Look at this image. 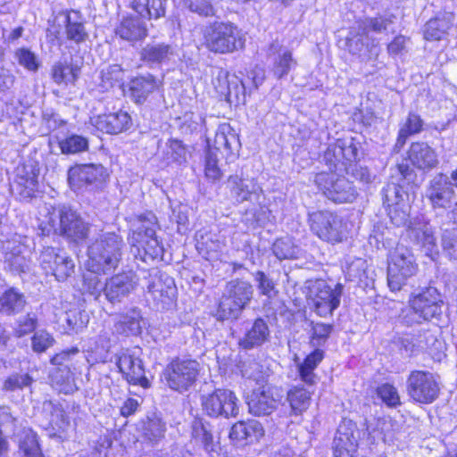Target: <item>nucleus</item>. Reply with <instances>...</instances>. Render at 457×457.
<instances>
[{
	"label": "nucleus",
	"instance_id": "f257e3e1",
	"mask_svg": "<svg viewBox=\"0 0 457 457\" xmlns=\"http://www.w3.org/2000/svg\"><path fill=\"white\" fill-rule=\"evenodd\" d=\"M124 242L115 233L99 236L87 248V266L95 273H106L115 270L122 255Z\"/></svg>",
	"mask_w": 457,
	"mask_h": 457
},
{
	"label": "nucleus",
	"instance_id": "f03ea898",
	"mask_svg": "<svg viewBox=\"0 0 457 457\" xmlns=\"http://www.w3.org/2000/svg\"><path fill=\"white\" fill-rule=\"evenodd\" d=\"M253 295L250 282L239 278L228 281L212 315L219 321L237 320L250 303Z\"/></svg>",
	"mask_w": 457,
	"mask_h": 457
},
{
	"label": "nucleus",
	"instance_id": "7ed1b4c3",
	"mask_svg": "<svg viewBox=\"0 0 457 457\" xmlns=\"http://www.w3.org/2000/svg\"><path fill=\"white\" fill-rule=\"evenodd\" d=\"M242 30L231 22L215 21L205 29L204 44L215 54H230L245 47Z\"/></svg>",
	"mask_w": 457,
	"mask_h": 457
},
{
	"label": "nucleus",
	"instance_id": "20e7f679",
	"mask_svg": "<svg viewBox=\"0 0 457 457\" xmlns=\"http://www.w3.org/2000/svg\"><path fill=\"white\" fill-rule=\"evenodd\" d=\"M240 147L238 136L232 127L228 123L219 126L214 140L213 148H210L205 156L204 173L208 179L217 181L222 177V172L218 166V154L228 157Z\"/></svg>",
	"mask_w": 457,
	"mask_h": 457
},
{
	"label": "nucleus",
	"instance_id": "39448f33",
	"mask_svg": "<svg viewBox=\"0 0 457 457\" xmlns=\"http://www.w3.org/2000/svg\"><path fill=\"white\" fill-rule=\"evenodd\" d=\"M108 177V170L102 164L81 163L68 170L67 181L72 191L81 194L99 187Z\"/></svg>",
	"mask_w": 457,
	"mask_h": 457
},
{
	"label": "nucleus",
	"instance_id": "423d86ee",
	"mask_svg": "<svg viewBox=\"0 0 457 457\" xmlns=\"http://www.w3.org/2000/svg\"><path fill=\"white\" fill-rule=\"evenodd\" d=\"M416 270L417 264L411 252L403 245H397L390 253L387 267V284L391 291H400Z\"/></svg>",
	"mask_w": 457,
	"mask_h": 457
},
{
	"label": "nucleus",
	"instance_id": "0eeeda50",
	"mask_svg": "<svg viewBox=\"0 0 457 457\" xmlns=\"http://www.w3.org/2000/svg\"><path fill=\"white\" fill-rule=\"evenodd\" d=\"M199 363L190 359H175L162 372L166 386L173 391L184 393L195 383L199 374Z\"/></svg>",
	"mask_w": 457,
	"mask_h": 457
},
{
	"label": "nucleus",
	"instance_id": "6e6552de",
	"mask_svg": "<svg viewBox=\"0 0 457 457\" xmlns=\"http://www.w3.org/2000/svg\"><path fill=\"white\" fill-rule=\"evenodd\" d=\"M361 144L353 137L339 138L328 145L321 156V162L330 170L329 173L343 172L349 162L360 160Z\"/></svg>",
	"mask_w": 457,
	"mask_h": 457
},
{
	"label": "nucleus",
	"instance_id": "1a4fd4ad",
	"mask_svg": "<svg viewBox=\"0 0 457 457\" xmlns=\"http://www.w3.org/2000/svg\"><path fill=\"white\" fill-rule=\"evenodd\" d=\"M406 392L415 403L430 404L439 396L438 378L428 370H412L406 379Z\"/></svg>",
	"mask_w": 457,
	"mask_h": 457
},
{
	"label": "nucleus",
	"instance_id": "9d476101",
	"mask_svg": "<svg viewBox=\"0 0 457 457\" xmlns=\"http://www.w3.org/2000/svg\"><path fill=\"white\" fill-rule=\"evenodd\" d=\"M311 230L320 239L338 243L346 237V223L337 214L329 211H318L309 214Z\"/></svg>",
	"mask_w": 457,
	"mask_h": 457
},
{
	"label": "nucleus",
	"instance_id": "9b49d317",
	"mask_svg": "<svg viewBox=\"0 0 457 457\" xmlns=\"http://www.w3.org/2000/svg\"><path fill=\"white\" fill-rule=\"evenodd\" d=\"M314 182L328 199L337 204L353 203L358 195L352 182L333 172L316 174Z\"/></svg>",
	"mask_w": 457,
	"mask_h": 457
},
{
	"label": "nucleus",
	"instance_id": "f8f14e48",
	"mask_svg": "<svg viewBox=\"0 0 457 457\" xmlns=\"http://www.w3.org/2000/svg\"><path fill=\"white\" fill-rule=\"evenodd\" d=\"M201 403L204 412L209 417L236 418L239 414V400L228 389H216L213 393L203 395Z\"/></svg>",
	"mask_w": 457,
	"mask_h": 457
},
{
	"label": "nucleus",
	"instance_id": "ddd939ff",
	"mask_svg": "<svg viewBox=\"0 0 457 457\" xmlns=\"http://www.w3.org/2000/svg\"><path fill=\"white\" fill-rule=\"evenodd\" d=\"M139 347L122 349L116 353V365L123 378L132 385H139L147 388L149 380L145 376V368L140 358Z\"/></svg>",
	"mask_w": 457,
	"mask_h": 457
},
{
	"label": "nucleus",
	"instance_id": "4468645a",
	"mask_svg": "<svg viewBox=\"0 0 457 457\" xmlns=\"http://www.w3.org/2000/svg\"><path fill=\"white\" fill-rule=\"evenodd\" d=\"M58 220H53L54 232L74 242L87 238L89 224L71 208L62 206L57 212Z\"/></svg>",
	"mask_w": 457,
	"mask_h": 457
},
{
	"label": "nucleus",
	"instance_id": "2eb2a0df",
	"mask_svg": "<svg viewBox=\"0 0 457 457\" xmlns=\"http://www.w3.org/2000/svg\"><path fill=\"white\" fill-rule=\"evenodd\" d=\"M147 295L154 302L156 308L170 307L176 296L174 279L158 270L149 273L146 282Z\"/></svg>",
	"mask_w": 457,
	"mask_h": 457
},
{
	"label": "nucleus",
	"instance_id": "dca6fc26",
	"mask_svg": "<svg viewBox=\"0 0 457 457\" xmlns=\"http://www.w3.org/2000/svg\"><path fill=\"white\" fill-rule=\"evenodd\" d=\"M343 293V286L337 284L335 287L328 286L324 280L315 283L312 289L314 311L320 317L332 315L339 306Z\"/></svg>",
	"mask_w": 457,
	"mask_h": 457
},
{
	"label": "nucleus",
	"instance_id": "f3484780",
	"mask_svg": "<svg viewBox=\"0 0 457 457\" xmlns=\"http://www.w3.org/2000/svg\"><path fill=\"white\" fill-rule=\"evenodd\" d=\"M433 209L447 210L452 209L455 204L456 195L449 177L438 173L429 181L426 191Z\"/></svg>",
	"mask_w": 457,
	"mask_h": 457
},
{
	"label": "nucleus",
	"instance_id": "a211bd4d",
	"mask_svg": "<svg viewBox=\"0 0 457 457\" xmlns=\"http://www.w3.org/2000/svg\"><path fill=\"white\" fill-rule=\"evenodd\" d=\"M43 269L51 272L58 281H64L74 273L73 260L65 253L54 247H46L39 257Z\"/></svg>",
	"mask_w": 457,
	"mask_h": 457
},
{
	"label": "nucleus",
	"instance_id": "6ab92c4d",
	"mask_svg": "<svg viewBox=\"0 0 457 457\" xmlns=\"http://www.w3.org/2000/svg\"><path fill=\"white\" fill-rule=\"evenodd\" d=\"M39 169L33 163H25L16 169V176L11 185V191L20 200L35 196L38 189Z\"/></svg>",
	"mask_w": 457,
	"mask_h": 457
},
{
	"label": "nucleus",
	"instance_id": "aec40b11",
	"mask_svg": "<svg viewBox=\"0 0 457 457\" xmlns=\"http://www.w3.org/2000/svg\"><path fill=\"white\" fill-rule=\"evenodd\" d=\"M137 281L132 272H122L106 279L103 293L106 300L112 303H120L135 290Z\"/></svg>",
	"mask_w": 457,
	"mask_h": 457
},
{
	"label": "nucleus",
	"instance_id": "412c9836",
	"mask_svg": "<svg viewBox=\"0 0 457 457\" xmlns=\"http://www.w3.org/2000/svg\"><path fill=\"white\" fill-rule=\"evenodd\" d=\"M358 430L351 420H344L337 428L332 449L335 457H354L358 449Z\"/></svg>",
	"mask_w": 457,
	"mask_h": 457
},
{
	"label": "nucleus",
	"instance_id": "4be33fe9",
	"mask_svg": "<svg viewBox=\"0 0 457 457\" xmlns=\"http://www.w3.org/2000/svg\"><path fill=\"white\" fill-rule=\"evenodd\" d=\"M266 54L271 60V71L278 79L287 76L291 70L297 65V61L293 57L292 51L286 47L278 39L273 40L268 46Z\"/></svg>",
	"mask_w": 457,
	"mask_h": 457
},
{
	"label": "nucleus",
	"instance_id": "5701e85b",
	"mask_svg": "<svg viewBox=\"0 0 457 457\" xmlns=\"http://www.w3.org/2000/svg\"><path fill=\"white\" fill-rule=\"evenodd\" d=\"M129 242L135 257L144 262H153L162 257L163 246L156 235L142 237L140 232H132Z\"/></svg>",
	"mask_w": 457,
	"mask_h": 457
},
{
	"label": "nucleus",
	"instance_id": "b1692460",
	"mask_svg": "<svg viewBox=\"0 0 457 457\" xmlns=\"http://www.w3.org/2000/svg\"><path fill=\"white\" fill-rule=\"evenodd\" d=\"M414 309L420 312L426 321L438 319L442 314L441 295L435 287H428L409 299Z\"/></svg>",
	"mask_w": 457,
	"mask_h": 457
},
{
	"label": "nucleus",
	"instance_id": "393cba45",
	"mask_svg": "<svg viewBox=\"0 0 457 457\" xmlns=\"http://www.w3.org/2000/svg\"><path fill=\"white\" fill-rule=\"evenodd\" d=\"M408 237L418 246L425 255L432 260L438 255V249L432 227L423 220H417L411 223L408 228Z\"/></svg>",
	"mask_w": 457,
	"mask_h": 457
},
{
	"label": "nucleus",
	"instance_id": "a878e982",
	"mask_svg": "<svg viewBox=\"0 0 457 457\" xmlns=\"http://www.w3.org/2000/svg\"><path fill=\"white\" fill-rule=\"evenodd\" d=\"M279 402L274 398L271 388L262 386L253 390L248 396L247 404L250 413L254 416H268L278 406Z\"/></svg>",
	"mask_w": 457,
	"mask_h": 457
},
{
	"label": "nucleus",
	"instance_id": "bb28decb",
	"mask_svg": "<svg viewBox=\"0 0 457 457\" xmlns=\"http://www.w3.org/2000/svg\"><path fill=\"white\" fill-rule=\"evenodd\" d=\"M161 85L162 82L149 73L135 77L129 83V96L135 104H142Z\"/></svg>",
	"mask_w": 457,
	"mask_h": 457
},
{
	"label": "nucleus",
	"instance_id": "cd10ccee",
	"mask_svg": "<svg viewBox=\"0 0 457 457\" xmlns=\"http://www.w3.org/2000/svg\"><path fill=\"white\" fill-rule=\"evenodd\" d=\"M408 157L414 167L422 170H432L439 163L436 150L426 142L412 143L408 151Z\"/></svg>",
	"mask_w": 457,
	"mask_h": 457
},
{
	"label": "nucleus",
	"instance_id": "c85d7f7f",
	"mask_svg": "<svg viewBox=\"0 0 457 457\" xmlns=\"http://www.w3.org/2000/svg\"><path fill=\"white\" fill-rule=\"evenodd\" d=\"M132 125L130 115L122 110L98 115L95 120L97 129L108 134H119L128 130Z\"/></svg>",
	"mask_w": 457,
	"mask_h": 457
},
{
	"label": "nucleus",
	"instance_id": "c756f323",
	"mask_svg": "<svg viewBox=\"0 0 457 457\" xmlns=\"http://www.w3.org/2000/svg\"><path fill=\"white\" fill-rule=\"evenodd\" d=\"M116 35L122 40L134 44L147 37L148 29L145 21L136 16L124 17L115 29Z\"/></svg>",
	"mask_w": 457,
	"mask_h": 457
},
{
	"label": "nucleus",
	"instance_id": "7c9ffc66",
	"mask_svg": "<svg viewBox=\"0 0 457 457\" xmlns=\"http://www.w3.org/2000/svg\"><path fill=\"white\" fill-rule=\"evenodd\" d=\"M231 193L239 203L245 201H257L262 188L253 179L240 178L237 175L230 176L228 180Z\"/></svg>",
	"mask_w": 457,
	"mask_h": 457
},
{
	"label": "nucleus",
	"instance_id": "2f4dec72",
	"mask_svg": "<svg viewBox=\"0 0 457 457\" xmlns=\"http://www.w3.org/2000/svg\"><path fill=\"white\" fill-rule=\"evenodd\" d=\"M270 338V328L262 318H257L246 329L245 336L239 341V345L246 350L258 348L269 342Z\"/></svg>",
	"mask_w": 457,
	"mask_h": 457
},
{
	"label": "nucleus",
	"instance_id": "473e14b6",
	"mask_svg": "<svg viewBox=\"0 0 457 457\" xmlns=\"http://www.w3.org/2000/svg\"><path fill=\"white\" fill-rule=\"evenodd\" d=\"M323 358L324 352L320 348H315L303 361H300L298 357L295 358L297 372L303 382L310 386L317 383L318 376L315 373V370L322 361Z\"/></svg>",
	"mask_w": 457,
	"mask_h": 457
},
{
	"label": "nucleus",
	"instance_id": "72a5a7b5",
	"mask_svg": "<svg viewBox=\"0 0 457 457\" xmlns=\"http://www.w3.org/2000/svg\"><path fill=\"white\" fill-rule=\"evenodd\" d=\"M175 55V47L166 43H148L141 50V59L152 65L168 62Z\"/></svg>",
	"mask_w": 457,
	"mask_h": 457
},
{
	"label": "nucleus",
	"instance_id": "f704fd0d",
	"mask_svg": "<svg viewBox=\"0 0 457 457\" xmlns=\"http://www.w3.org/2000/svg\"><path fill=\"white\" fill-rule=\"evenodd\" d=\"M191 436L193 442L207 453L217 452L219 441L214 440L212 428L209 422L202 420H195L192 424Z\"/></svg>",
	"mask_w": 457,
	"mask_h": 457
},
{
	"label": "nucleus",
	"instance_id": "c9c22d12",
	"mask_svg": "<svg viewBox=\"0 0 457 457\" xmlns=\"http://www.w3.org/2000/svg\"><path fill=\"white\" fill-rule=\"evenodd\" d=\"M264 435L262 425L257 420L238 421L235 423L229 432V439L236 442L246 441L253 443L258 441Z\"/></svg>",
	"mask_w": 457,
	"mask_h": 457
},
{
	"label": "nucleus",
	"instance_id": "e433bc0d",
	"mask_svg": "<svg viewBox=\"0 0 457 457\" xmlns=\"http://www.w3.org/2000/svg\"><path fill=\"white\" fill-rule=\"evenodd\" d=\"M27 304L25 295L14 287L5 290L0 295V313L12 316L21 313Z\"/></svg>",
	"mask_w": 457,
	"mask_h": 457
},
{
	"label": "nucleus",
	"instance_id": "4c0bfd02",
	"mask_svg": "<svg viewBox=\"0 0 457 457\" xmlns=\"http://www.w3.org/2000/svg\"><path fill=\"white\" fill-rule=\"evenodd\" d=\"M141 312L133 307L126 312L120 314L114 324V330L120 335H137L141 332Z\"/></svg>",
	"mask_w": 457,
	"mask_h": 457
},
{
	"label": "nucleus",
	"instance_id": "58836bf2",
	"mask_svg": "<svg viewBox=\"0 0 457 457\" xmlns=\"http://www.w3.org/2000/svg\"><path fill=\"white\" fill-rule=\"evenodd\" d=\"M80 73V67L66 61H59L51 68V78L58 85L75 84Z\"/></svg>",
	"mask_w": 457,
	"mask_h": 457
},
{
	"label": "nucleus",
	"instance_id": "ea45409f",
	"mask_svg": "<svg viewBox=\"0 0 457 457\" xmlns=\"http://www.w3.org/2000/svg\"><path fill=\"white\" fill-rule=\"evenodd\" d=\"M131 8L141 17L157 20L165 15L166 0H133Z\"/></svg>",
	"mask_w": 457,
	"mask_h": 457
},
{
	"label": "nucleus",
	"instance_id": "a19ab883",
	"mask_svg": "<svg viewBox=\"0 0 457 457\" xmlns=\"http://www.w3.org/2000/svg\"><path fill=\"white\" fill-rule=\"evenodd\" d=\"M79 351L77 348H73L69 351H62L59 353L54 355L50 362L57 366L54 371L52 372L53 380H55L56 383L68 381L71 378V355L78 353Z\"/></svg>",
	"mask_w": 457,
	"mask_h": 457
},
{
	"label": "nucleus",
	"instance_id": "79ce46f5",
	"mask_svg": "<svg viewBox=\"0 0 457 457\" xmlns=\"http://www.w3.org/2000/svg\"><path fill=\"white\" fill-rule=\"evenodd\" d=\"M423 120L421 118L413 112L409 113L406 121L401 126L396 142L394 145V151L398 153L406 144L410 136L420 133L422 130Z\"/></svg>",
	"mask_w": 457,
	"mask_h": 457
},
{
	"label": "nucleus",
	"instance_id": "37998d69",
	"mask_svg": "<svg viewBox=\"0 0 457 457\" xmlns=\"http://www.w3.org/2000/svg\"><path fill=\"white\" fill-rule=\"evenodd\" d=\"M311 393L300 386H294L287 393V400L289 403V414L299 415L306 411L311 403Z\"/></svg>",
	"mask_w": 457,
	"mask_h": 457
},
{
	"label": "nucleus",
	"instance_id": "c03bdc74",
	"mask_svg": "<svg viewBox=\"0 0 457 457\" xmlns=\"http://www.w3.org/2000/svg\"><path fill=\"white\" fill-rule=\"evenodd\" d=\"M364 37H366V35L362 34V30H360L355 36L348 37L346 40L348 51L353 54L361 56L365 51L366 46L370 57L377 58L379 54L378 43L372 40L370 45H366L363 40Z\"/></svg>",
	"mask_w": 457,
	"mask_h": 457
},
{
	"label": "nucleus",
	"instance_id": "a18cd8bd",
	"mask_svg": "<svg viewBox=\"0 0 457 457\" xmlns=\"http://www.w3.org/2000/svg\"><path fill=\"white\" fill-rule=\"evenodd\" d=\"M97 84L100 92H106L123 79V70L118 64L109 65L103 69Z\"/></svg>",
	"mask_w": 457,
	"mask_h": 457
},
{
	"label": "nucleus",
	"instance_id": "49530a36",
	"mask_svg": "<svg viewBox=\"0 0 457 457\" xmlns=\"http://www.w3.org/2000/svg\"><path fill=\"white\" fill-rule=\"evenodd\" d=\"M144 436L151 442H156L164 436L165 423L156 415L148 416L143 423Z\"/></svg>",
	"mask_w": 457,
	"mask_h": 457
},
{
	"label": "nucleus",
	"instance_id": "de8ad7c7",
	"mask_svg": "<svg viewBox=\"0 0 457 457\" xmlns=\"http://www.w3.org/2000/svg\"><path fill=\"white\" fill-rule=\"evenodd\" d=\"M275 256L279 260L297 259L300 249L290 238H280L275 241L272 246Z\"/></svg>",
	"mask_w": 457,
	"mask_h": 457
},
{
	"label": "nucleus",
	"instance_id": "09e8293b",
	"mask_svg": "<svg viewBox=\"0 0 457 457\" xmlns=\"http://www.w3.org/2000/svg\"><path fill=\"white\" fill-rule=\"evenodd\" d=\"M59 146L62 154H75L87 150L88 140L82 136L71 135L61 140Z\"/></svg>",
	"mask_w": 457,
	"mask_h": 457
},
{
	"label": "nucleus",
	"instance_id": "8fccbe9b",
	"mask_svg": "<svg viewBox=\"0 0 457 457\" xmlns=\"http://www.w3.org/2000/svg\"><path fill=\"white\" fill-rule=\"evenodd\" d=\"M383 205L388 209L398 206L403 200V190L398 183H388L381 191Z\"/></svg>",
	"mask_w": 457,
	"mask_h": 457
},
{
	"label": "nucleus",
	"instance_id": "3c124183",
	"mask_svg": "<svg viewBox=\"0 0 457 457\" xmlns=\"http://www.w3.org/2000/svg\"><path fill=\"white\" fill-rule=\"evenodd\" d=\"M333 325L322 322H311V341L310 344L319 348L324 345L333 331Z\"/></svg>",
	"mask_w": 457,
	"mask_h": 457
},
{
	"label": "nucleus",
	"instance_id": "603ef678",
	"mask_svg": "<svg viewBox=\"0 0 457 457\" xmlns=\"http://www.w3.org/2000/svg\"><path fill=\"white\" fill-rule=\"evenodd\" d=\"M450 24L445 19L429 20L424 28L426 40H440L450 29Z\"/></svg>",
	"mask_w": 457,
	"mask_h": 457
},
{
	"label": "nucleus",
	"instance_id": "864d4df0",
	"mask_svg": "<svg viewBox=\"0 0 457 457\" xmlns=\"http://www.w3.org/2000/svg\"><path fill=\"white\" fill-rule=\"evenodd\" d=\"M223 242L212 233L196 235V249L201 253L210 254L221 250Z\"/></svg>",
	"mask_w": 457,
	"mask_h": 457
},
{
	"label": "nucleus",
	"instance_id": "5fc2aeb1",
	"mask_svg": "<svg viewBox=\"0 0 457 457\" xmlns=\"http://www.w3.org/2000/svg\"><path fill=\"white\" fill-rule=\"evenodd\" d=\"M20 449L25 457H45L39 446L36 433L27 432L20 443Z\"/></svg>",
	"mask_w": 457,
	"mask_h": 457
},
{
	"label": "nucleus",
	"instance_id": "6e6d98bb",
	"mask_svg": "<svg viewBox=\"0 0 457 457\" xmlns=\"http://www.w3.org/2000/svg\"><path fill=\"white\" fill-rule=\"evenodd\" d=\"M65 32L67 39L76 44L85 42L88 37L84 24L79 21H72L70 16L66 18Z\"/></svg>",
	"mask_w": 457,
	"mask_h": 457
},
{
	"label": "nucleus",
	"instance_id": "4d7b16f0",
	"mask_svg": "<svg viewBox=\"0 0 457 457\" xmlns=\"http://www.w3.org/2000/svg\"><path fill=\"white\" fill-rule=\"evenodd\" d=\"M423 321L426 320L422 318L420 312L414 309L412 303H409L407 307L402 309L396 318V322L405 327L420 325Z\"/></svg>",
	"mask_w": 457,
	"mask_h": 457
},
{
	"label": "nucleus",
	"instance_id": "13d9d810",
	"mask_svg": "<svg viewBox=\"0 0 457 457\" xmlns=\"http://www.w3.org/2000/svg\"><path fill=\"white\" fill-rule=\"evenodd\" d=\"M55 343L54 337L46 330H38L31 337V346L35 353H45Z\"/></svg>",
	"mask_w": 457,
	"mask_h": 457
},
{
	"label": "nucleus",
	"instance_id": "bf43d9fd",
	"mask_svg": "<svg viewBox=\"0 0 457 457\" xmlns=\"http://www.w3.org/2000/svg\"><path fill=\"white\" fill-rule=\"evenodd\" d=\"M65 324H63L64 332L66 334H73L79 332L86 327L87 320H84V315L80 312H68L65 313Z\"/></svg>",
	"mask_w": 457,
	"mask_h": 457
},
{
	"label": "nucleus",
	"instance_id": "052dcab7",
	"mask_svg": "<svg viewBox=\"0 0 457 457\" xmlns=\"http://www.w3.org/2000/svg\"><path fill=\"white\" fill-rule=\"evenodd\" d=\"M138 226L132 232H140L142 237L156 235L158 228L157 218L152 212L138 217Z\"/></svg>",
	"mask_w": 457,
	"mask_h": 457
},
{
	"label": "nucleus",
	"instance_id": "680f3d73",
	"mask_svg": "<svg viewBox=\"0 0 457 457\" xmlns=\"http://www.w3.org/2000/svg\"><path fill=\"white\" fill-rule=\"evenodd\" d=\"M32 382L33 378L28 373H13L4 380L2 389L12 392L30 386Z\"/></svg>",
	"mask_w": 457,
	"mask_h": 457
},
{
	"label": "nucleus",
	"instance_id": "e2e57ef3",
	"mask_svg": "<svg viewBox=\"0 0 457 457\" xmlns=\"http://www.w3.org/2000/svg\"><path fill=\"white\" fill-rule=\"evenodd\" d=\"M425 334L426 335L424 337L419 336L415 341L410 340L409 338L399 337L396 341V344L406 353H412L415 346L421 349L427 348L429 344L435 340V337L428 331H427Z\"/></svg>",
	"mask_w": 457,
	"mask_h": 457
},
{
	"label": "nucleus",
	"instance_id": "0e129e2a",
	"mask_svg": "<svg viewBox=\"0 0 457 457\" xmlns=\"http://www.w3.org/2000/svg\"><path fill=\"white\" fill-rule=\"evenodd\" d=\"M377 395L389 407H396L401 404L398 391L393 385L382 384L377 388Z\"/></svg>",
	"mask_w": 457,
	"mask_h": 457
},
{
	"label": "nucleus",
	"instance_id": "69168bd1",
	"mask_svg": "<svg viewBox=\"0 0 457 457\" xmlns=\"http://www.w3.org/2000/svg\"><path fill=\"white\" fill-rule=\"evenodd\" d=\"M5 263L9 270L12 272L21 273L25 272L29 268V261L21 251L10 252L5 253Z\"/></svg>",
	"mask_w": 457,
	"mask_h": 457
},
{
	"label": "nucleus",
	"instance_id": "338daca9",
	"mask_svg": "<svg viewBox=\"0 0 457 457\" xmlns=\"http://www.w3.org/2000/svg\"><path fill=\"white\" fill-rule=\"evenodd\" d=\"M254 281L257 284V288L260 294L271 298L276 295L275 283L271 278L262 270L254 273Z\"/></svg>",
	"mask_w": 457,
	"mask_h": 457
},
{
	"label": "nucleus",
	"instance_id": "774afa93",
	"mask_svg": "<svg viewBox=\"0 0 457 457\" xmlns=\"http://www.w3.org/2000/svg\"><path fill=\"white\" fill-rule=\"evenodd\" d=\"M15 57L20 65L30 71H37L39 67L36 54L28 48H19L15 52Z\"/></svg>",
	"mask_w": 457,
	"mask_h": 457
}]
</instances>
